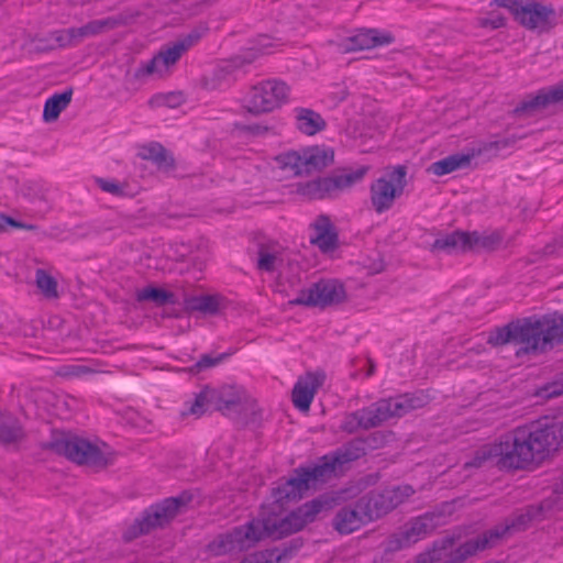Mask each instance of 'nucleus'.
I'll return each mask as SVG.
<instances>
[{
	"label": "nucleus",
	"mask_w": 563,
	"mask_h": 563,
	"mask_svg": "<svg viewBox=\"0 0 563 563\" xmlns=\"http://www.w3.org/2000/svg\"><path fill=\"white\" fill-rule=\"evenodd\" d=\"M135 298L140 302L152 301L158 307L166 303H175V295L173 292L152 286L137 290Z\"/></svg>",
	"instance_id": "39"
},
{
	"label": "nucleus",
	"mask_w": 563,
	"mask_h": 563,
	"mask_svg": "<svg viewBox=\"0 0 563 563\" xmlns=\"http://www.w3.org/2000/svg\"><path fill=\"white\" fill-rule=\"evenodd\" d=\"M407 167L397 165L386 169L385 174L375 179L369 186V201L378 214L393 208L407 186Z\"/></svg>",
	"instance_id": "9"
},
{
	"label": "nucleus",
	"mask_w": 563,
	"mask_h": 563,
	"mask_svg": "<svg viewBox=\"0 0 563 563\" xmlns=\"http://www.w3.org/2000/svg\"><path fill=\"white\" fill-rule=\"evenodd\" d=\"M415 493L409 485L396 486L383 492H371L357 500V507L364 510L369 522L380 519Z\"/></svg>",
	"instance_id": "11"
},
{
	"label": "nucleus",
	"mask_w": 563,
	"mask_h": 563,
	"mask_svg": "<svg viewBox=\"0 0 563 563\" xmlns=\"http://www.w3.org/2000/svg\"><path fill=\"white\" fill-rule=\"evenodd\" d=\"M531 519L532 516L530 511L521 514L511 523L497 526L486 531L476 540L466 541L456 552L452 553L451 559L446 563H463L467 558L474 555L476 552L495 545L496 541L505 537L510 530L522 529Z\"/></svg>",
	"instance_id": "14"
},
{
	"label": "nucleus",
	"mask_w": 563,
	"mask_h": 563,
	"mask_svg": "<svg viewBox=\"0 0 563 563\" xmlns=\"http://www.w3.org/2000/svg\"><path fill=\"white\" fill-rule=\"evenodd\" d=\"M264 537L261 520H251L245 525L216 536L205 548L212 558L239 553L253 548Z\"/></svg>",
	"instance_id": "7"
},
{
	"label": "nucleus",
	"mask_w": 563,
	"mask_h": 563,
	"mask_svg": "<svg viewBox=\"0 0 563 563\" xmlns=\"http://www.w3.org/2000/svg\"><path fill=\"white\" fill-rule=\"evenodd\" d=\"M368 166H361L356 169H343L339 174H333L330 177L334 195L351 188L355 184L363 180L365 175L368 173Z\"/></svg>",
	"instance_id": "35"
},
{
	"label": "nucleus",
	"mask_w": 563,
	"mask_h": 563,
	"mask_svg": "<svg viewBox=\"0 0 563 563\" xmlns=\"http://www.w3.org/2000/svg\"><path fill=\"white\" fill-rule=\"evenodd\" d=\"M257 57V49H250V52L247 53V56L244 57V59L242 60V63H252L255 58Z\"/></svg>",
	"instance_id": "56"
},
{
	"label": "nucleus",
	"mask_w": 563,
	"mask_h": 563,
	"mask_svg": "<svg viewBox=\"0 0 563 563\" xmlns=\"http://www.w3.org/2000/svg\"><path fill=\"white\" fill-rule=\"evenodd\" d=\"M202 36V32L194 30L184 38L176 41L172 46L164 47L150 62L141 66L135 76L137 78L144 76H157L162 78L169 74V68L174 66L181 55L194 46Z\"/></svg>",
	"instance_id": "12"
},
{
	"label": "nucleus",
	"mask_w": 563,
	"mask_h": 563,
	"mask_svg": "<svg viewBox=\"0 0 563 563\" xmlns=\"http://www.w3.org/2000/svg\"><path fill=\"white\" fill-rule=\"evenodd\" d=\"M531 351H547L563 342V313L527 318Z\"/></svg>",
	"instance_id": "13"
},
{
	"label": "nucleus",
	"mask_w": 563,
	"mask_h": 563,
	"mask_svg": "<svg viewBox=\"0 0 563 563\" xmlns=\"http://www.w3.org/2000/svg\"><path fill=\"white\" fill-rule=\"evenodd\" d=\"M442 515L438 512H427L411 519L405 527V538L411 544L424 539L441 525Z\"/></svg>",
	"instance_id": "21"
},
{
	"label": "nucleus",
	"mask_w": 563,
	"mask_h": 563,
	"mask_svg": "<svg viewBox=\"0 0 563 563\" xmlns=\"http://www.w3.org/2000/svg\"><path fill=\"white\" fill-rule=\"evenodd\" d=\"M96 181L98 186L106 192L114 196H120L123 194V187L114 180L98 178Z\"/></svg>",
	"instance_id": "49"
},
{
	"label": "nucleus",
	"mask_w": 563,
	"mask_h": 563,
	"mask_svg": "<svg viewBox=\"0 0 563 563\" xmlns=\"http://www.w3.org/2000/svg\"><path fill=\"white\" fill-rule=\"evenodd\" d=\"M369 523L364 510L354 506H344L340 508L332 519V528L341 536L351 534Z\"/></svg>",
	"instance_id": "20"
},
{
	"label": "nucleus",
	"mask_w": 563,
	"mask_h": 563,
	"mask_svg": "<svg viewBox=\"0 0 563 563\" xmlns=\"http://www.w3.org/2000/svg\"><path fill=\"white\" fill-rule=\"evenodd\" d=\"M470 238V251L474 250H496L503 242V233L500 231H492L478 233L476 231L468 232Z\"/></svg>",
	"instance_id": "37"
},
{
	"label": "nucleus",
	"mask_w": 563,
	"mask_h": 563,
	"mask_svg": "<svg viewBox=\"0 0 563 563\" xmlns=\"http://www.w3.org/2000/svg\"><path fill=\"white\" fill-rule=\"evenodd\" d=\"M297 192L310 200L334 197L330 177H322L297 186Z\"/></svg>",
	"instance_id": "30"
},
{
	"label": "nucleus",
	"mask_w": 563,
	"mask_h": 563,
	"mask_svg": "<svg viewBox=\"0 0 563 563\" xmlns=\"http://www.w3.org/2000/svg\"><path fill=\"white\" fill-rule=\"evenodd\" d=\"M300 544H296L294 548H286L283 551L275 549L255 552L245 556L240 563H280L290 558L292 552L298 550Z\"/></svg>",
	"instance_id": "38"
},
{
	"label": "nucleus",
	"mask_w": 563,
	"mask_h": 563,
	"mask_svg": "<svg viewBox=\"0 0 563 563\" xmlns=\"http://www.w3.org/2000/svg\"><path fill=\"white\" fill-rule=\"evenodd\" d=\"M548 397H555L563 394V386H549L544 389Z\"/></svg>",
	"instance_id": "55"
},
{
	"label": "nucleus",
	"mask_w": 563,
	"mask_h": 563,
	"mask_svg": "<svg viewBox=\"0 0 563 563\" xmlns=\"http://www.w3.org/2000/svg\"><path fill=\"white\" fill-rule=\"evenodd\" d=\"M92 373H97V371L89 366L78 364L64 365L56 371V374L60 377H78Z\"/></svg>",
	"instance_id": "44"
},
{
	"label": "nucleus",
	"mask_w": 563,
	"mask_h": 563,
	"mask_svg": "<svg viewBox=\"0 0 563 563\" xmlns=\"http://www.w3.org/2000/svg\"><path fill=\"white\" fill-rule=\"evenodd\" d=\"M468 232L455 231L451 234L438 238L432 244V251H441L449 254L470 251Z\"/></svg>",
	"instance_id": "29"
},
{
	"label": "nucleus",
	"mask_w": 563,
	"mask_h": 563,
	"mask_svg": "<svg viewBox=\"0 0 563 563\" xmlns=\"http://www.w3.org/2000/svg\"><path fill=\"white\" fill-rule=\"evenodd\" d=\"M494 4L508 9L515 21L529 31L540 34L556 25V13L552 5L538 0H494Z\"/></svg>",
	"instance_id": "6"
},
{
	"label": "nucleus",
	"mask_w": 563,
	"mask_h": 563,
	"mask_svg": "<svg viewBox=\"0 0 563 563\" xmlns=\"http://www.w3.org/2000/svg\"><path fill=\"white\" fill-rule=\"evenodd\" d=\"M192 308L202 312L213 313L219 308V302L214 297L202 296L195 300Z\"/></svg>",
	"instance_id": "47"
},
{
	"label": "nucleus",
	"mask_w": 563,
	"mask_h": 563,
	"mask_svg": "<svg viewBox=\"0 0 563 563\" xmlns=\"http://www.w3.org/2000/svg\"><path fill=\"white\" fill-rule=\"evenodd\" d=\"M410 545V541L405 538V532L401 530L387 539L385 550L388 552H396Z\"/></svg>",
	"instance_id": "46"
},
{
	"label": "nucleus",
	"mask_w": 563,
	"mask_h": 563,
	"mask_svg": "<svg viewBox=\"0 0 563 563\" xmlns=\"http://www.w3.org/2000/svg\"><path fill=\"white\" fill-rule=\"evenodd\" d=\"M324 380L325 374L323 372H308L300 376L292 389L294 406L301 411L309 410L317 390L323 385Z\"/></svg>",
	"instance_id": "17"
},
{
	"label": "nucleus",
	"mask_w": 563,
	"mask_h": 563,
	"mask_svg": "<svg viewBox=\"0 0 563 563\" xmlns=\"http://www.w3.org/2000/svg\"><path fill=\"white\" fill-rule=\"evenodd\" d=\"M423 405V397L413 395L379 399L367 407L346 415L342 422V429L347 433H354L360 429L377 428L389 419L400 418Z\"/></svg>",
	"instance_id": "2"
},
{
	"label": "nucleus",
	"mask_w": 563,
	"mask_h": 563,
	"mask_svg": "<svg viewBox=\"0 0 563 563\" xmlns=\"http://www.w3.org/2000/svg\"><path fill=\"white\" fill-rule=\"evenodd\" d=\"M210 408H213V399L210 387H205L199 394L196 395L194 401L189 402L188 409L183 411V416L201 417Z\"/></svg>",
	"instance_id": "40"
},
{
	"label": "nucleus",
	"mask_w": 563,
	"mask_h": 563,
	"mask_svg": "<svg viewBox=\"0 0 563 563\" xmlns=\"http://www.w3.org/2000/svg\"><path fill=\"white\" fill-rule=\"evenodd\" d=\"M1 219H2L5 223H8V224H10L11 227L16 228V229H25V230H30V231H32V230H35V229L37 228V227H36V225H34V224H26V223H22V222H19V221H16V220H14L13 218H11V217H7V216H1Z\"/></svg>",
	"instance_id": "53"
},
{
	"label": "nucleus",
	"mask_w": 563,
	"mask_h": 563,
	"mask_svg": "<svg viewBox=\"0 0 563 563\" xmlns=\"http://www.w3.org/2000/svg\"><path fill=\"white\" fill-rule=\"evenodd\" d=\"M280 168L291 172L294 175H302V154L297 152H289L280 154L276 158Z\"/></svg>",
	"instance_id": "42"
},
{
	"label": "nucleus",
	"mask_w": 563,
	"mask_h": 563,
	"mask_svg": "<svg viewBox=\"0 0 563 563\" xmlns=\"http://www.w3.org/2000/svg\"><path fill=\"white\" fill-rule=\"evenodd\" d=\"M183 102L181 93H168V95H158L155 96L151 103L156 106H165L168 108H175Z\"/></svg>",
	"instance_id": "48"
},
{
	"label": "nucleus",
	"mask_w": 563,
	"mask_h": 563,
	"mask_svg": "<svg viewBox=\"0 0 563 563\" xmlns=\"http://www.w3.org/2000/svg\"><path fill=\"white\" fill-rule=\"evenodd\" d=\"M290 93L289 86L277 79H269L253 86L244 100V108L253 114L274 111L287 102Z\"/></svg>",
	"instance_id": "10"
},
{
	"label": "nucleus",
	"mask_w": 563,
	"mask_h": 563,
	"mask_svg": "<svg viewBox=\"0 0 563 563\" xmlns=\"http://www.w3.org/2000/svg\"><path fill=\"white\" fill-rule=\"evenodd\" d=\"M52 38H54L60 47L70 46L67 30H58L52 33Z\"/></svg>",
	"instance_id": "52"
},
{
	"label": "nucleus",
	"mask_w": 563,
	"mask_h": 563,
	"mask_svg": "<svg viewBox=\"0 0 563 563\" xmlns=\"http://www.w3.org/2000/svg\"><path fill=\"white\" fill-rule=\"evenodd\" d=\"M368 364H369V367H368V371L366 373L367 376H371L374 374V371H375V364L373 363V361L368 360Z\"/></svg>",
	"instance_id": "58"
},
{
	"label": "nucleus",
	"mask_w": 563,
	"mask_h": 563,
	"mask_svg": "<svg viewBox=\"0 0 563 563\" xmlns=\"http://www.w3.org/2000/svg\"><path fill=\"white\" fill-rule=\"evenodd\" d=\"M562 250H563V236L554 240L553 243L548 244L544 247V254L545 255L561 254Z\"/></svg>",
	"instance_id": "51"
},
{
	"label": "nucleus",
	"mask_w": 563,
	"mask_h": 563,
	"mask_svg": "<svg viewBox=\"0 0 563 563\" xmlns=\"http://www.w3.org/2000/svg\"><path fill=\"white\" fill-rule=\"evenodd\" d=\"M559 102H563V82L527 97L516 107L515 112L529 115Z\"/></svg>",
	"instance_id": "18"
},
{
	"label": "nucleus",
	"mask_w": 563,
	"mask_h": 563,
	"mask_svg": "<svg viewBox=\"0 0 563 563\" xmlns=\"http://www.w3.org/2000/svg\"><path fill=\"white\" fill-rule=\"evenodd\" d=\"M303 174H311L328 167L333 162V151L322 147H309L301 152Z\"/></svg>",
	"instance_id": "25"
},
{
	"label": "nucleus",
	"mask_w": 563,
	"mask_h": 563,
	"mask_svg": "<svg viewBox=\"0 0 563 563\" xmlns=\"http://www.w3.org/2000/svg\"><path fill=\"white\" fill-rule=\"evenodd\" d=\"M45 448L74 463L96 470L104 468L113 462L110 452H104L98 445L74 434H56Z\"/></svg>",
	"instance_id": "3"
},
{
	"label": "nucleus",
	"mask_w": 563,
	"mask_h": 563,
	"mask_svg": "<svg viewBox=\"0 0 563 563\" xmlns=\"http://www.w3.org/2000/svg\"><path fill=\"white\" fill-rule=\"evenodd\" d=\"M257 268L273 273L283 264V251L277 243L261 244L258 247Z\"/></svg>",
	"instance_id": "32"
},
{
	"label": "nucleus",
	"mask_w": 563,
	"mask_h": 563,
	"mask_svg": "<svg viewBox=\"0 0 563 563\" xmlns=\"http://www.w3.org/2000/svg\"><path fill=\"white\" fill-rule=\"evenodd\" d=\"M73 90L67 89L62 93H55L48 98L44 104L43 119L45 122L57 120L60 112L65 110L71 101Z\"/></svg>",
	"instance_id": "36"
},
{
	"label": "nucleus",
	"mask_w": 563,
	"mask_h": 563,
	"mask_svg": "<svg viewBox=\"0 0 563 563\" xmlns=\"http://www.w3.org/2000/svg\"><path fill=\"white\" fill-rule=\"evenodd\" d=\"M331 467L328 464H316L309 467L295 470V476L282 481L273 488V497L276 503L284 505L303 497L309 489H316L318 485L330 479Z\"/></svg>",
	"instance_id": "8"
},
{
	"label": "nucleus",
	"mask_w": 563,
	"mask_h": 563,
	"mask_svg": "<svg viewBox=\"0 0 563 563\" xmlns=\"http://www.w3.org/2000/svg\"><path fill=\"white\" fill-rule=\"evenodd\" d=\"M345 298L344 287L335 280H320L302 289L289 301L292 306L327 307L340 303Z\"/></svg>",
	"instance_id": "16"
},
{
	"label": "nucleus",
	"mask_w": 563,
	"mask_h": 563,
	"mask_svg": "<svg viewBox=\"0 0 563 563\" xmlns=\"http://www.w3.org/2000/svg\"><path fill=\"white\" fill-rule=\"evenodd\" d=\"M25 439V431L19 419L7 411H0V444L14 445Z\"/></svg>",
	"instance_id": "24"
},
{
	"label": "nucleus",
	"mask_w": 563,
	"mask_h": 563,
	"mask_svg": "<svg viewBox=\"0 0 563 563\" xmlns=\"http://www.w3.org/2000/svg\"><path fill=\"white\" fill-rule=\"evenodd\" d=\"M336 505V498L324 494L305 503L297 509L292 510L286 517L274 521L264 522V536L268 534L276 539L284 538L291 533L302 530L307 525L317 520L321 512L329 511Z\"/></svg>",
	"instance_id": "5"
},
{
	"label": "nucleus",
	"mask_w": 563,
	"mask_h": 563,
	"mask_svg": "<svg viewBox=\"0 0 563 563\" xmlns=\"http://www.w3.org/2000/svg\"><path fill=\"white\" fill-rule=\"evenodd\" d=\"M393 36L389 34L379 35L376 30H365L356 35L349 37L346 51H363L376 46L389 44Z\"/></svg>",
	"instance_id": "27"
},
{
	"label": "nucleus",
	"mask_w": 563,
	"mask_h": 563,
	"mask_svg": "<svg viewBox=\"0 0 563 563\" xmlns=\"http://www.w3.org/2000/svg\"><path fill=\"white\" fill-rule=\"evenodd\" d=\"M474 154H453L432 163L428 172L435 176H443L470 166Z\"/></svg>",
	"instance_id": "31"
},
{
	"label": "nucleus",
	"mask_w": 563,
	"mask_h": 563,
	"mask_svg": "<svg viewBox=\"0 0 563 563\" xmlns=\"http://www.w3.org/2000/svg\"><path fill=\"white\" fill-rule=\"evenodd\" d=\"M35 283L37 288L47 299L58 298L57 282L44 269H37L35 273Z\"/></svg>",
	"instance_id": "41"
},
{
	"label": "nucleus",
	"mask_w": 563,
	"mask_h": 563,
	"mask_svg": "<svg viewBox=\"0 0 563 563\" xmlns=\"http://www.w3.org/2000/svg\"><path fill=\"white\" fill-rule=\"evenodd\" d=\"M455 543L454 537H445L441 540H437L433 542L432 548L428 551L420 553L415 563H438L441 562L444 558H446L443 563H446L454 551H451ZM460 545L455 552L461 548Z\"/></svg>",
	"instance_id": "26"
},
{
	"label": "nucleus",
	"mask_w": 563,
	"mask_h": 563,
	"mask_svg": "<svg viewBox=\"0 0 563 563\" xmlns=\"http://www.w3.org/2000/svg\"><path fill=\"white\" fill-rule=\"evenodd\" d=\"M365 442L362 439H356L349 443L345 449L334 456H323L319 464H328L331 467L330 478L336 475L338 470L345 463L355 461L365 455Z\"/></svg>",
	"instance_id": "23"
},
{
	"label": "nucleus",
	"mask_w": 563,
	"mask_h": 563,
	"mask_svg": "<svg viewBox=\"0 0 563 563\" xmlns=\"http://www.w3.org/2000/svg\"><path fill=\"white\" fill-rule=\"evenodd\" d=\"M313 234L310 236V242L317 245L322 252H330L335 249L338 242V234L331 220L327 216H319L311 224Z\"/></svg>",
	"instance_id": "22"
},
{
	"label": "nucleus",
	"mask_w": 563,
	"mask_h": 563,
	"mask_svg": "<svg viewBox=\"0 0 563 563\" xmlns=\"http://www.w3.org/2000/svg\"><path fill=\"white\" fill-rule=\"evenodd\" d=\"M70 46H75L82 42L81 35H79L78 27L66 29Z\"/></svg>",
	"instance_id": "54"
},
{
	"label": "nucleus",
	"mask_w": 563,
	"mask_h": 563,
	"mask_svg": "<svg viewBox=\"0 0 563 563\" xmlns=\"http://www.w3.org/2000/svg\"><path fill=\"white\" fill-rule=\"evenodd\" d=\"M251 132L255 133V134H263V133H266L268 131V128L267 126H262V125H253L250 128Z\"/></svg>",
	"instance_id": "57"
},
{
	"label": "nucleus",
	"mask_w": 563,
	"mask_h": 563,
	"mask_svg": "<svg viewBox=\"0 0 563 563\" xmlns=\"http://www.w3.org/2000/svg\"><path fill=\"white\" fill-rule=\"evenodd\" d=\"M563 443V422H534L517 427L498 441L479 448L465 467L496 465L501 470H527L542 462Z\"/></svg>",
	"instance_id": "1"
},
{
	"label": "nucleus",
	"mask_w": 563,
	"mask_h": 563,
	"mask_svg": "<svg viewBox=\"0 0 563 563\" xmlns=\"http://www.w3.org/2000/svg\"><path fill=\"white\" fill-rule=\"evenodd\" d=\"M126 24V19L124 16H108L101 20L89 21L87 24L78 27L79 35H81L82 41L87 37L97 36L114 30L121 25Z\"/></svg>",
	"instance_id": "33"
},
{
	"label": "nucleus",
	"mask_w": 563,
	"mask_h": 563,
	"mask_svg": "<svg viewBox=\"0 0 563 563\" xmlns=\"http://www.w3.org/2000/svg\"><path fill=\"white\" fill-rule=\"evenodd\" d=\"M518 140H520V136L510 135L496 141L487 142L482 145L479 152L500 151L512 146Z\"/></svg>",
	"instance_id": "45"
},
{
	"label": "nucleus",
	"mask_w": 563,
	"mask_h": 563,
	"mask_svg": "<svg viewBox=\"0 0 563 563\" xmlns=\"http://www.w3.org/2000/svg\"><path fill=\"white\" fill-rule=\"evenodd\" d=\"M213 409L232 418H246L255 412L256 401L242 387L222 386L211 388Z\"/></svg>",
	"instance_id": "15"
},
{
	"label": "nucleus",
	"mask_w": 563,
	"mask_h": 563,
	"mask_svg": "<svg viewBox=\"0 0 563 563\" xmlns=\"http://www.w3.org/2000/svg\"><path fill=\"white\" fill-rule=\"evenodd\" d=\"M191 501V495L183 493L177 497L166 498L161 503L150 506L124 531L123 539L132 541L147 534L155 529L167 526Z\"/></svg>",
	"instance_id": "4"
},
{
	"label": "nucleus",
	"mask_w": 563,
	"mask_h": 563,
	"mask_svg": "<svg viewBox=\"0 0 563 563\" xmlns=\"http://www.w3.org/2000/svg\"><path fill=\"white\" fill-rule=\"evenodd\" d=\"M487 342L494 346L514 342L523 345L526 351H531L527 319L497 328L489 334Z\"/></svg>",
	"instance_id": "19"
},
{
	"label": "nucleus",
	"mask_w": 563,
	"mask_h": 563,
	"mask_svg": "<svg viewBox=\"0 0 563 563\" xmlns=\"http://www.w3.org/2000/svg\"><path fill=\"white\" fill-rule=\"evenodd\" d=\"M139 156L153 162L158 169L170 172L175 168V159L170 153L159 143H150L140 148Z\"/></svg>",
	"instance_id": "28"
},
{
	"label": "nucleus",
	"mask_w": 563,
	"mask_h": 563,
	"mask_svg": "<svg viewBox=\"0 0 563 563\" xmlns=\"http://www.w3.org/2000/svg\"><path fill=\"white\" fill-rule=\"evenodd\" d=\"M225 356V354H220L218 356L205 354L189 368V372L191 374H198L202 371L211 368L218 365L221 361H223Z\"/></svg>",
	"instance_id": "43"
},
{
	"label": "nucleus",
	"mask_w": 563,
	"mask_h": 563,
	"mask_svg": "<svg viewBox=\"0 0 563 563\" xmlns=\"http://www.w3.org/2000/svg\"><path fill=\"white\" fill-rule=\"evenodd\" d=\"M296 125L302 133L313 135L325 128V121L311 109L298 108L296 109Z\"/></svg>",
	"instance_id": "34"
},
{
	"label": "nucleus",
	"mask_w": 563,
	"mask_h": 563,
	"mask_svg": "<svg viewBox=\"0 0 563 563\" xmlns=\"http://www.w3.org/2000/svg\"><path fill=\"white\" fill-rule=\"evenodd\" d=\"M506 19L503 15H495L489 19H482L481 20V26L483 27H490V29H499L505 26Z\"/></svg>",
	"instance_id": "50"
}]
</instances>
